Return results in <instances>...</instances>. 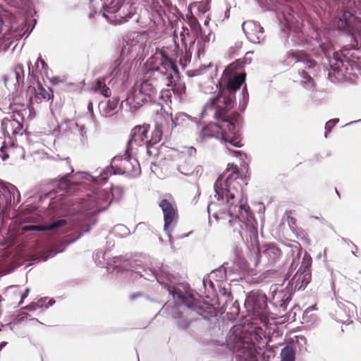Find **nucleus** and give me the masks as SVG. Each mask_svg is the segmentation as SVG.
Segmentation results:
<instances>
[{"label":"nucleus","mask_w":361,"mask_h":361,"mask_svg":"<svg viewBox=\"0 0 361 361\" xmlns=\"http://www.w3.org/2000/svg\"><path fill=\"white\" fill-rule=\"evenodd\" d=\"M47 298H43L39 299L36 303L32 302L25 307V309L30 311H35L37 309L45 307L46 309L52 306L55 303V300L51 298L49 300L48 303H46Z\"/></svg>","instance_id":"nucleus-32"},{"label":"nucleus","mask_w":361,"mask_h":361,"mask_svg":"<svg viewBox=\"0 0 361 361\" xmlns=\"http://www.w3.org/2000/svg\"><path fill=\"white\" fill-rule=\"evenodd\" d=\"M6 143V141H4ZM1 158H24V150L21 147L16 146L13 143L10 145L4 144L1 147Z\"/></svg>","instance_id":"nucleus-22"},{"label":"nucleus","mask_w":361,"mask_h":361,"mask_svg":"<svg viewBox=\"0 0 361 361\" xmlns=\"http://www.w3.org/2000/svg\"><path fill=\"white\" fill-rule=\"evenodd\" d=\"M159 207L164 214V231H167L168 228L173 224L178 216L177 211L173 205V198L170 194H166L159 202Z\"/></svg>","instance_id":"nucleus-14"},{"label":"nucleus","mask_w":361,"mask_h":361,"mask_svg":"<svg viewBox=\"0 0 361 361\" xmlns=\"http://www.w3.org/2000/svg\"><path fill=\"white\" fill-rule=\"evenodd\" d=\"M151 274L145 276L147 280H151L150 276L157 279V282L163 284L167 288L169 293L176 300L178 309L180 310H191L201 316L204 319L209 320L211 317H215L214 308L207 304H199L195 301L193 296L187 292H183L180 289L168 285V275L166 273L163 264L160 266L153 267L149 269Z\"/></svg>","instance_id":"nucleus-5"},{"label":"nucleus","mask_w":361,"mask_h":361,"mask_svg":"<svg viewBox=\"0 0 361 361\" xmlns=\"http://www.w3.org/2000/svg\"><path fill=\"white\" fill-rule=\"evenodd\" d=\"M16 192L18 193V197H17L16 201V204H18L20 202V195L18 190Z\"/></svg>","instance_id":"nucleus-56"},{"label":"nucleus","mask_w":361,"mask_h":361,"mask_svg":"<svg viewBox=\"0 0 361 361\" xmlns=\"http://www.w3.org/2000/svg\"><path fill=\"white\" fill-rule=\"evenodd\" d=\"M64 81L63 79L60 78L59 77H54L51 79V82L54 85H57L61 83Z\"/></svg>","instance_id":"nucleus-49"},{"label":"nucleus","mask_w":361,"mask_h":361,"mask_svg":"<svg viewBox=\"0 0 361 361\" xmlns=\"http://www.w3.org/2000/svg\"><path fill=\"white\" fill-rule=\"evenodd\" d=\"M135 12V8L133 5L128 4H125L121 11L119 12L118 16L120 18L118 23L126 22L127 18H132Z\"/></svg>","instance_id":"nucleus-33"},{"label":"nucleus","mask_w":361,"mask_h":361,"mask_svg":"<svg viewBox=\"0 0 361 361\" xmlns=\"http://www.w3.org/2000/svg\"><path fill=\"white\" fill-rule=\"evenodd\" d=\"M257 255L264 257L267 263H276L281 256L282 252L274 243L264 244L262 248H257Z\"/></svg>","instance_id":"nucleus-18"},{"label":"nucleus","mask_w":361,"mask_h":361,"mask_svg":"<svg viewBox=\"0 0 361 361\" xmlns=\"http://www.w3.org/2000/svg\"><path fill=\"white\" fill-rule=\"evenodd\" d=\"M24 116L18 111L13 113L10 118H5L1 123V129L5 137H8L9 142L13 136L21 133Z\"/></svg>","instance_id":"nucleus-13"},{"label":"nucleus","mask_w":361,"mask_h":361,"mask_svg":"<svg viewBox=\"0 0 361 361\" xmlns=\"http://www.w3.org/2000/svg\"><path fill=\"white\" fill-rule=\"evenodd\" d=\"M224 312H226L229 319H235L240 313V307L238 301L231 302L226 300L222 306Z\"/></svg>","instance_id":"nucleus-31"},{"label":"nucleus","mask_w":361,"mask_h":361,"mask_svg":"<svg viewBox=\"0 0 361 361\" xmlns=\"http://www.w3.org/2000/svg\"><path fill=\"white\" fill-rule=\"evenodd\" d=\"M228 166L233 167L234 171L225 180L222 175L218 177L214 184V197L218 201H222L229 207L228 213L231 219L228 224L231 227H234V231H235L237 226H241L238 214L243 215L244 212L247 220L251 219L252 215L247 204V198L244 197L243 186L240 181L238 180V167L233 164H228Z\"/></svg>","instance_id":"nucleus-4"},{"label":"nucleus","mask_w":361,"mask_h":361,"mask_svg":"<svg viewBox=\"0 0 361 361\" xmlns=\"http://www.w3.org/2000/svg\"><path fill=\"white\" fill-rule=\"evenodd\" d=\"M17 188L11 183L0 180V208L6 209L16 202Z\"/></svg>","instance_id":"nucleus-17"},{"label":"nucleus","mask_w":361,"mask_h":361,"mask_svg":"<svg viewBox=\"0 0 361 361\" xmlns=\"http://www.w3.org/2000/svg\"><path fill=\"white\" fill-rule=\"evenodd\" d=\"M5 324H0V331H3V329L5 328Z\"/></svg>","instance_id":"nucleus-57"},{"label":"nucleus","mask_w":361,"mask_h":361,"mask_svg":"<svg viewBox=\"0 0 361 361\" xmlns=\"http://www.w3.org/2000/svg\"><path fill=\"white\" fill-rule=\"evenodd\" d=\"M229 152H231L230 155L233 157H238L243 156L242 152L239 150H229Z\"/></svg>","instance_id":"nucleus-50"},{"label":"nucleus","mask_w":361,"mask_h":361,"mask_svg":"<svg viewBox=\"0 0 361 361\" xmlns=\"http://www.w3.org/2000/svg\"><path fill=\"white\" fill-rule=\"evenodd\" d=\"M238 329L232 328L227 337L226 344L233 350L236 361H259L260 354L255 344L244 340L237 332Z\"/></svg>","instance_id":"nucleus-6"},{"label":"nucleus","mask_w":361,"mask_h":361,"mask_svg":"<svg viewBox=\"0 0 361 361\" xmlns=\"http://www.w3.org/2000/svg\"><path fill=\"white\" fill-rule=\"evenodd\" d=\"M244 306L248 312L260 319L267 317L270 313L267 295L260 291L250 292L247 295Z\"/></svg>","instance_id":"nucleus-11"},{"label":"nucleus","mask_w":361,"mask_h":361,"mask_svg":"<svg viewBox=\"0 0 361 361\" xmlns=\"http://www.w3.org/2000/svg\"><path fill=\"white\" fill-rule=\"evenodd\" d=\"M130 68L131 64L128 61H123V59H122L121 61L118 60L115 62V68L111 73L116 77L124 78L129 73Z\"/></svg>","instance_id":"nucleus-28"},{"label":"nucleus","mask_w":361,"mask_h":361,"mask_svg":"<svg viewBox=\"0 0 361 361\" xmlns=\"http://www.w3.org/2000/svg\"><path fill=\"white\" fill-rule=\"evenodd\" d=\"M162 132L159 128H156L152 133L151 138H148L147 154L149 157L159 156L158 149L154 145L157 144L161 138Z\"/></svg>","instance_id":"nucleus-25"},{"label":"nucleus","mask_w":361,"mask_h":361,"mask_svg":"<svg viewBox=\"0 0 361 361\" xmlns=\"http://www.w3.org/2000/svg\"><path fill=\"white\" fill-rule=\"evenodd\" d=\"M27 315H28L27 313L23 312L20 317L16 318V319H13V322L6 324H5L6 327L9 328V329L12 331L13 329V325L15 324H19V323L22 322L25 318L27 317Z\"/></svg>","instance_id":"nucleus-43"},{"label":"nucleus","mask_w":361,"mask_h":361,"mask_svg":"<svg viewBox=\"0 0 361 361\" xmlns=\"http://www.w3.org/2000/svg\"><path fill=\"white\" fill-rule=\"evenodd\" d=\"M242 27L251 42L259 43L263 34V28L259 24L253 20H247L243 23Z\"/></svg>","instance_id":"nucleus-19"},{"label":"nucleus","mask_w":361,"mask_h":361,"mask_svg":"<svg viewBox=\"0 0 361 361\" xmlns=\"http://www.w3.org/2000/svg\"><path fill=\"white\" fill-rule=\"evenodd\" d=\"M322 224L324 223V219L323 218H320V220H319Z\"/></svg>","instance_id":"nucleus-63"},{"label":"nucleus","mask_w":361,"mask_h":361,"mask_svg":"<svg viewBox=\"0 0 361 361\" xmlns=\"http://www.w3.org/2000/svg\"><path fill=\"white\" fill-rule=\"evenodd\" d=\"M58 131L54 130L53 133L56 136H61V137L85 142L87 140V130L84 125H78L77 122L73 120H68L62 122L58 126Z\"/></svg>","instance_id":"nucleus-12"},{"label":"nucleus","mask_w":361,"mask_h":361,"mask_svg":"<svg viewBox=\"0 0 361 361\" xmlns=\"http://www.w3.org/2000/svg\"><path fill=\"white\" fill-rule=\"evenodd\" d=\"M71 170V175L66 173L56 181V188L40 196L41 199L49 200V207L56 209L68 203V201H62L65 196L82 192L85 185L92 184L85 180L78 172L73 173V169ZM92 190L85 195V197L72 200V214L76 216L75 220L77 221L80 233L74 240L67 243V245L75 242L83 233L89 232L91 226L97 223V214L107 209L116 195L121 196L123 193L121 186H114L109 192L105 189L95 188V185H98L97 184L92 183Z\"/></svg>","instance_id":"nucleus-1"},{"label":"nucleus","mask_w":361,"mask_h":361,"mask_svg":"<svg viewBox=\"0 0 361 361\" xmlns=\"http://www.w3.org/2000/svg\"><path fill=\"white\" fill-rule=\"evenodd\" d=\"M233 274V269H228L225 267V264H222L217 269L213 270L209 274V277L212 278L216 282H223L225 280H230L231 281H237L236 279H229Z\"/></svg>","instance_id":"nucleus-23"},{"label":"nucleus","mask_w":361,"mask_h":361,"mask_svg":"<svg viewBox=\"0 0 361 361\" xmlns=\"http://www.w3.org/2000/svg\"><path fill=\"white\" fill-rule=\"evenodd\" d=\"M355 308V305L350 302L336 300V306L331 315L336 322L344 324L353 315Z\"/></svg>","instance_id":"nucleus-15"},{"label":"nucleus","mask_w":361,"mask_h":361,"mask_svg":"<svg viewBox=\"0 0 361 361\" xmlns=\"http://www.w3.org/2000/svg\"><path fill=\"white\" fill-rule=\"evenodd\" d=\"M345 241L348 245H352V246L355 249V250H357V246L351 240H345Z\"/></svg>","instance_id":"nucleus-54"},{"label":"nucleus","mask_w":361,"mask_h":361,"mask_svg":"<svg viewBox=\"0 0 361 361\" xmlns=\"http://www.w3.org/2000/svg\"><path fill=\"white\" fill-rule=\"evenodd\" d=\"M162 159H159V161L152 162L151 163V171L153 173H154L157 176H159L158 169L161 164Z\"/></svg>","instance_id":"nucleus-46"},{"label":"nucleus","mask_w":361,"mask_h":361,"mask_svg":"<svg viewBox=\"0 0 361 361\" xmlns=\"http://www.w3.org/2000/svg\"><path fill=\"white\" fill-rule=\"evenodd\" d=\"M190 235V233H187V234H184L183 236H181L180 238H186L188 236H189Z\"/></svg>","instance_id":"nucleus-59"},{"label":"nucleus","mask_w":361,"mask_h":361,"mask_svg":"<svg viewBox=\"0 0 361 361\" xmlns=\"http://www.w3.org/2000/svg\"><path fill=\"white\" fill-rule=\"evenodd\" d=\"M147 65L149 68L147 75H149L151 73L156 72L157 75L169 80L172 78L173 73H178V68L174 62L161 54H156L150 57L147 61Z\"/></svg>","instance_id":"nucleus-10"},{"label":"nucleus","mask_w":361,"mask_h":361,"mask_svg":"<svg viewBox=\"0 0 361 361\" xmlns=\"http://www.w3.org/2000/svg\"><path fill=\"white\" fill-rule=\"evenodd\" d=\"M212 280L214 279L209 277V274L208 275L207 277H204L202 279V284L205 290V293H207V295H206L207 298H209V294L214 293L215 290V286Z\"/></svg>","instance_id":"nucleus-36"},{"label":"nucleus","mask_w":361,"mask_h":361,"mask_svg":"<svg viewBox=\"0 0 361 361\" xmlns=\"http://www.w3.org/2000/svg\"><path fill=\"white\" fill-rule=\"evenodd\" d=\"M215 41V35L210 30H203L197 39V45L200 49L204 51L206 48Z\"/></svg>","instance_id":"nucleus-27"},{"label":"nucleus","mask_w":361,"mask_h":361,"mask_svg":"<svg viewBox=\"0 0 361 361\" xmlns=\"http://www.w3.org/2000/svg\"><path fill=\"white\" fill-rule=\"evenodd\" d=\"M303 82L307 84V87L312 86V79L305 73H302Z\"/></svg>","instance_id":"nucleus-47"},{"label":"nucleus","mask_w":361,"mask_h":361,"mask_svg":"<svg viewBox=\"0 0 361 361\" xmlns=\"http://www.w3.org/2000/svg\"><path fill=\"white\" fill-rule=\"evenodd\" d=\"M116 159H112V161H115ZM120 161L119 166L114 168L112 164L110 166H106L101 170H97L96 173L97 176H92L87 172L85 171H78V175H81L82 178L90 183L97 184V185H103L104 184L108 178L109 175H116V174H126L128 176H132V164H135L137 166V159H117Z\"/></svg>","instance_id":"nucleus-7"},{"label":"nucleus","mask_w":361,"mask_h":361,"mask_svg":"<svg viewBox=\"0 0 361 361\" xmlns=\"http://www.w3.org/2000/svg\"><path fill=\"white\" fill-rule=\"evenodd\" d=\"M196 154V149L193 147H182L179 155L181 157H195Z\"/></svg>","instance_id":"nucleus-40"},{"label":"nucleus","mask_w":361,"mask_h":361,"mask_svg":"<svg viewBox=\"0 0 361 361\" xmlns=\"http://www.w3.org/2000/svg\"><path fill=\"white\" fill-rule=\"evenodd\" d=\"M295 355L292 345H286L281 351V361H295Z\"/></svg>","instance_id":"nucleus-34"},{"label":"nucleus","mask_w":361,"mask_h":361,"mask_svg":"<svg viewBox=\"0 0 361 361\" xmlns=\"http://www.w3.org/2000/svg\"><path fill=\"white\" fill-rule=\"evenodd\" d=\"M214 217L216 220H218V219H219V216H218V215H217V214H214Z\"/></svg>","instance_id":"nucleus-64"},{"label":"nucleus","mask_w":361,"mask_h":361,"mask_svg":"<svg viewBox=\"0 0 361 361\" xmlns=\"http://www.w3.org/2000/svg\"><path fill=\"white\" fill-rule=\"evenodd\" d=\"M291 248L293 259L288 269V278L290 277L295 270L298 267L297 271L289 281L291 288H285L274 290L272 300L270 302L276 314L284 313L288 303L291 301L293 293L295 290H304L312 279L311 266L312 262V257L307 252L304 254L302 259L300 262L302 255V247L299 243L288 245Z\"/></svg>","instance_id":"nucleus-3"},{"label":"nucleus","mask_w":361,"mask_h":361,"mask_svg":"<svg viewBox=\"0 0 361 361\" xmlns=\"http://www.w3.org/2000/svg\"><path fill=\"white\" fill-rule=\"evenodd\" d=\"M94 90L96 92H99L106 97L111 95L110 90L106 87V84L102 80H97L95 85Z\"/></svg>","instance_id":"nucleus-37"},{"label":"nucleus","mask_w":361,"mask_h":361,"mask_svg":"<svg viewBox=\"0 0 361 361\" xmlns=\"http://www.w3.org/2000/svg\"><path fill=\"white\" fill-rule=\"evenodd\" d=\"M149 130L148 125L136 126L131 130L125 151L127 158H137L147 152Z\"/></svg>","instance_id":"nucleus-9"},{"label":"nucleus","mask_w":361,"mask_h":361,"mask_svg":"<svg viewBox=\"0 0 361 361\" xmlns=\"http://www.w3.org/2000/svg\"><path fill=\"white\" fill-rule=\"evenodd\" d=\"M6 341H2L0 343V352L7 345Z\"/></svg>","instance_id":"nucleus-53"},{"label":"nucleus","mask_w":361,"mask_h":361,"mask_svg":"<svg viewBox=\"0 0 361 361\" xmlns=\"http://www.w3.org/2000/svg\"><path fill=\"white\" fill-rule=\"evenodd\" d=\"M66 224V221L65 219H61L54 220L49 223L25 225L23 226V230L24 231H45L57 228H61Z\"/></svg>","instance_id":"nucleus-20"},{"label":"nucleus","mask_w":361,"mask_h":361,"mask_svg":"<svg viewBox=\"0 0 361 361\" xmlns=\"http://www.w3.org/2000/svg\"><path fill=\"white\" fill-rule=\"evenodd\" d=\"M15 75L16 81L18 84H20L23 80L24 77V71L22 65L16 66L15 68Z\"/></svg>","instance_id":"nucleus-42"},{"label":"nucleus","mask_w":361,"mask_h":361,"mask_svg":"<svg viewBox=\"0 0 361 361\" xmlns=\"http://www.w3.org/2000/svg\"><path fill=\"white\" fill-rule=\"evenodd\" d=\"M156 80L144 79L140 80L130 89L126 98V103L131 109H136L144 103L151 99L156 93Z\"/></svg>","instance_id":"nucleus-8"},{"label":"nucleus","mask_w":361,"mask_h":361,"mask_svg":"<svg viewBox=\"0 0 361 361\" xmlns=\"http://www.w3.org/2000/svg\"><path fill=\"white\" fill-rule=\"evenodd\" d=\"M243 102L245 103V105L247 103V101L248 99V93L247 91L246 86H245L243 90Z\"/></svg>","instance_id":"nucleus-51"},{"label":"nucleus","mask_w":361,"mask_h":361,"mask_svg":"<svg viewBox=\"0 0 361 361\" xmlns=\"http://www.w3.org/2000/svg\"><path fill=\"white\" fill-rule=\"evenodd\" d=\"M178 171H179L181 173H183V174H188V173H185V172H184V171H181V169H180V166L178 167Z\"/></svg>","instance_id":"nucleus-60"},{"label":"nucleus","mask_w":361,"mask_h":361,"mask_svg":"<svg viewBox=\"0 0 361 361\" xmlns=\"http://www.w3.org/2000/svg\"><path fill=\"white\" fill-rule=\"evenodd\" d=\"M234 66L230 65L224 72L221 81L215 85L216 90H220L222 84L226 85V90L228 95L226 97L218 95L211 98L204 106V111L209 109H215L214 116L216 118L221 119L219 123L210 126L211 130L216 133V137L221 136L224 141L229 142L233 146L240 147L242 146L240 141L241 118L238 114H233L230 116L226 115V110L233 106L235 90L240 88L245 81V74L236 75L233 73Z\"/></svg>","instance_id":"nucleus-2"},{"label":"nucleus","mask_w":361,"mask_h":361,"mask_svg":"<svg viewBox=\"0 0 361 361\" xmlns=\"http://www.w3.org/2000/svg\"><path fill=\"white\" fill-rule=\"evenodd\" d=\"M140 293H135V294H133V295H130V299L133 300H135V299H136V298H139V297H140Z\"/></svg>","instance_id":"nucleus-55"},{"label":"nucleus","mask_w":361,"mask_h":361,"mask_svg":"<svg viewBox=\"0 0 361 361\" xmlns=\"http://www.w3.org/2000/svg\"><path fill=\"white\" fill-rule=\"evenodd\" d=\"M118 104V99L117 98H112L106 102H101L99 104V111L104 116H111L116 112Z\"/></svg>","instance_id":"nucleus-26"},{"label":"nucleus","mask_w":361,"mask_h":361,"mask_svg":"<svg viewBox=\"0 0 361 361\" xmlns=\"http://www.w3.org/2000/svg\"><path fill=\"white\" fill-rule=\"evenodd\" d=\"M30 293V288H27L24 290L23 293L21 295L20 301L19 302V305L23 303L24 300L27 297L28 294Z\"/></svg>","instance_id":"nucleus-48"},{"label":"nucleus","mask_w":361,"mask_h":361,"mask_svg":"<svg viewBox=\"0 0 361 361\" xmlns=\"http://www.w3.org/2000/svg\"><path fill=\"white\" fill-rule=\"evenodd\" d=\"M121 0H90L94 13H98L107 18L106 13H114L121 8Z\"/></svg>","instance_id":"nucleus-16"},{"label":"nucleus","mask_w":361,"mask_h":361,"mask_svg":"<svg viewBox=\"0 0 361 361\" xmlns=\"http://www.w3.org/2000/svg\"><path fill=\"white\" fill-rule=\"evenodd\" d=\"M308 309H310V310H315V305L311 306V307H308Z\"/></svg>","instance_id":"nucleus-62"},{"label":"nucleus","mask_w":361,"mask_h":361,"mask_svg":"<svg viewBox=\"0 0 361 361\" xmlns=\"http://www.w3.org/2000/svg\"><path fill=\"white\" fill-rule=\"evenodd\" d=\"M335 191H336V194L337 195V196L338 197V198H340V194L339 192H338L337 189L335 188Z\"/></svg>","instance_id":"nucleus-61"},{"label":"nucleus","mask_w":361,"mask_h":361,"mask_svg":"<svg viewBox=\"0 0 361 361\" xmlns=\"http://www.w3.org/2000/svg\"><path fill=\"white\" fill-rule=\"evenodd\" d=\"M113 233L115 236L123 238L130 235V230L123 224H118L113 228Z\"/></svg>","instance_id":"nucleus-35"},{"label":"nucleus","mask_w":361,"mask_h":361,"mask_svg":"<svg viewBox=\"0 0 361 361\" xmlns=\"http://www.w3.org/2000/svg\"><path fill=\"white\" fill-rule=\"evenodd\" d=\"M286 62L288 65H293L297 62H303L309 68L313 67L315 62L308 59L306 54L302 51H292L288 53Z\"/></svg>","instance_id":"nucleus-21"},{"label":"nucleus","mask_w":361,"mask_h":361,"mask_svg":"<svg viewBox=\"0 0 361 361\" xmlns=\"http://www.w3.org/2000/svg\"><path fill=\"white\" fill-rule=\"evenodd\" d=\"M185 85L181 81H178L172 86L173 92L180 98H182L185 94Z\"/></svg>","instance_id":"nucleus-38"},{"label":"nucleus","mask_w":361,"mask_h":361,"mask_svg":"<svg viewBox=\"0 0 361 361\" xmlns=\"http://www.w3.org/2000/svg\"><path fill=\"white\" fill-rule=\"evenodd\" d=\"M28 68L29 73L33 75L34 77H37V75H47L49 70L48 66L46 64L45 61L40 57L38 58L34 66L30 67L29 63Z\"/></svg>","instance_id":"nucleus-30"},{"label":"nucleus","mask_w":361,"mask_h":361,"mask_svg":"<svg viewBox=\"0 0 361 361\" xmlns=\"http://www.w3.org/2000/svg\"><path fill=\"white\" fill-rule=\"evenodd\" d=\"M338 122V119H332L326 122L325 125V137H327L328 133H329L331 129L334 128V126Z\"/></svg>","instance_id":"nucleus-44"},{"label":"nucleus","mask_w":361,"mask_h":361,"mask_svg":"<svg viewBox=\"0 0 361 361\" xmlns=\"http://www.w3.org/2000/svg\"><path fill=\"white\" fill-rule=\"evenodd\" d=\"M165 233L168 235L171 247L173 248V238H172L171 233L170 232L169 228H168V231H165Z\"/></svg>","instance_id":"nucleus-52"},{"label":"nucleus","mask_w":361,"mask_h":361,"mask_svg":"<svg viewBox=\"0 0 361 361\" xmlns=\"http://www.w3.org/2000/svg\"><path fill=\"white\" fill-rule=\"evenodd\" d=\"M311 218L316 220H320V217L316 216H312Z\"/></svg>","instance_id":"nucleus-58"},{"label":"nucleus","mask_w":361,"mask_h":361,"mask_svg":"<svg viewBox=\"0 0 361 361\" xmlns=\"http://www.w3.org/2000/svg\"><path fill=\"white\" fill-rule=\"evenodd\" d=\"M219 293L221 297L224 298L225 301L228 300L231 302L233 300V295L231 292L230 288L222 287L221 285H219Z\"/></svg>","instance_id":"nucleus-41"},{"label":"nucleus","mask_w":361,"mask_h":361,"mask_svg":"<svg viewBox=\"0 0 361 361\" xmlns=\"http://www.w3.org/2000/svg\"><path fill=\"white\" fill-rule=\"evenodd\" d=\"M132 169H133V171H132L133 177H137L140 174L141 167L138 160L137 161V166H135V164H132Z\"/></svg>","instance_id":"nucleus-45"},{"label":"nucleus","mask_w":361,"mask_h":361,"mask_svg":"<svg viewBox=\"0 0 361 361\" xmlns=\"http://www.w3.org/2000/svg\"><path fill=\"white\" fill-rule=\"evenodd\" d=\"M66 247L65 245H59L52 248L48 249L39 253L33 260L39 262L41 260L47 261L49 258L54 257L57 253L64 251Z\"/></svg>","instance_id":"nucleus-29"},{"label":"nucleus","mask_w":361,"mask_h":361,"mask_svg":"<svg viewBox=\"0 0 361 361\" xmlns=\"http://www.w3.org/2000/svg\"><path fill=\"white\" fill-rule=\"evenodd\" d=\"M27 93L29 94H35V97L30 96L31 102H40L43 100H49L50 98L49 92L40 83H37L36 87H30Z\"/></svg>","instance_id":"nucleus-24"},{"label":"nucleus","mask_w":361,"mask_h":361,"mask_svg":"<svg viewBox=\"0 0 361 361\" xmlns=\"http://www.w3.org/2000/svg\"><path fill=\"white\" fill-rule=\"evenodd\" d=\"M190 325V321L183 316H179L176 320V326L180 331H186Z\"/></svg>","instance_id":"nucleus-39"}]
</instances>
